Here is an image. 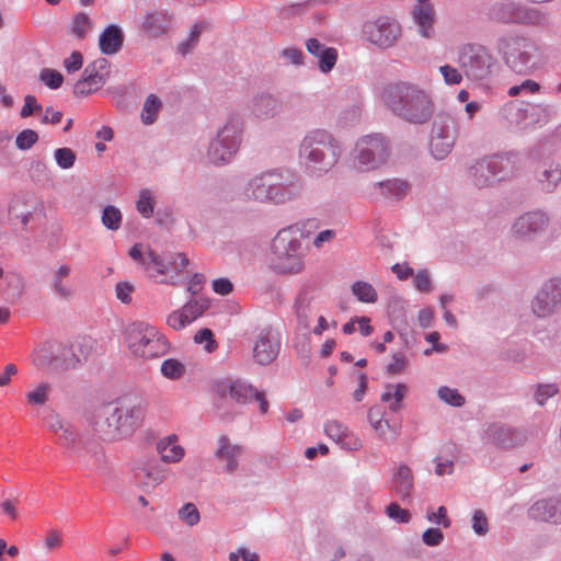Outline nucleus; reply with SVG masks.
Segmentation results:
<instances>
[{"instance_id": "14", "label": "nucleus", "mask_w": 561, "mask_h": 561, "mask_svg": "<svg viewBox=\"0 0 561 561\" xmlns=\"http://www.w3.org/2000/svg\"><path fill=\"white\" fill-rule=\"evenodd\" d=\"M550 218L542 210H530L515 219L511 231L513 237L524 243H533L545 234Z\"/></svg>"}, {"instance_id": "40", "label": "nucleus", "mask_w": 561, "mask_h": 561, "mask_svg": "<svg viewBox=\"0 0 561 561\" xmlns=\"http://www.w3.org/2000/svg\"><path fill=\"white\" fill-rule=\"evenodd\" d=\"M58 371L75 369L80 365V355L72 344L65 345L58 342Z\"/></svg>"}, {"instance_id": "32", "label": "nucleus", "mask_w": 561, "mask_h": 561, "mask_svg": "<svg viewBox=\"0 0 561 561\" xmlns=\"http://www.w3.org/2000/svg\"><path fill=\"white\" fill-rule=\"evenodd\" d=\"M379 194L390 201H401L408 193L409 183L401 179H388L373 184Z\"/></svg>"}, {"instance_id": "12", "label": "nucleus", "mask_w": 561, "mask_h": 561, "mask_svg": "<svg viewBox=\"0 0 561 561\" xmlns=\"http://www.w3.org/2000/svg\"><path fill=\"white\" fill-rule=\"evenodd\" d=\"M389 156L387 139L381 135H367L359 139L354 149L356 168L370 171L386 162Z\"/></svg>"}, {"instance_id": "2", "label": "nucleus", "mask_w": 561, "mask_h": 561, "mask_svg": "<svg viewBox=\"0 0 561 561\" xmlns=\"http://www.w3.org/2000/svg\"><path fill=\"white\" fill-rule=\"evenodd\" d=\"M304 192L301 176L289 170H273L255 175L245 184L244 195L259 203L284 205L299 199Z\"/></svg>"}, {"instance_id": "33", "label": "nucleus", "mask_w": 561, "mask_h": 561, "mask_svg": "<svg viewBox=\"0 0 561 561\" xmlns=\"http://www.w3.org/2000/svg\"><path fill=\"white\" fill-rule=\"evenodd\" d=\"M391 489L401 500L410 497L413 490V476L407 465H400L391 479Z\"/></svg>"}, {"instance_id": "25", "label": "nucleus", "mask_w": 561, "mask_h": 561, "mask_svg": "<svg viewBox=\"0 0 561 561\" xmlns=\"http://www.w3.org/2000/svg\"><path fill=\"white\" fill-rule=\"evenodd\" d=\"M10 219L20 220L22 227L27 230L42 220V207L37 203L24 205L19 198L11 202L9 206Z\"/></svg>"}, {"instance_id": "39", "label": "nucleus", "mask_w": 561, "mask_h": 561, "mask_svg": "<svg viewBox=\"0 0 561 561\" xmlns=\"http://www.w3.org/2000/svg\"><path fill=\"white\" fill-rule=\"evenodd\" d=\"M210 28V23L208 21H199L192 25L188 37L181 42L178 46V51L182 56H186L191 53L198 44L201 34Z\"/></svg>"}, {"instance_id": "28", "label": "nucleus", "mask_w": 561, "mask_h": 561, "mask_svg": "<svg viewBox=\"0 0 561 561\" xmlns=\"http://www.w3.org/2000/svg\"><path fill=\"white\" fill-rule=\"evenodd\" d=\"M536 180L541 191L552 193L561 183V165L551 161L536 172Z\"/></svg>"}, {"instance_id": "49", "label": "nucleus", "mask_w": 561, "mask_h": 561, "mask_svg": "<svg viewBox=\"0 0 561 561\" xmlns=\"http://www.w3.org/2000/svg\"><path fill=\"white\" fill-rule=\"evenodd\" d=\"M136 209L144 218H150L154 211V201L151 192L148 188L139 191L138 199L136 202Z\"/></svg>"}, {"instance_id": "48", "label": "nucleus", "mask_w": 561, "mask_h": 561, "mask_svg": "<svg viewBox=\"0 0 561 561\" xmlns=\"http://www.w3.org/2000/svg\"><path fill=\"white\" fill-rule=\"evenodd\" d=\"M122 213L116 206L107 205L103 208L101 220L108 230H118L122 225Z\"/></svg>"}, {"instance_id": "38", "label": "nucleus", "mask_w": 561, "mask_h": 561, "mask_svg": "<svg viewBox=\"0 0 561 561\" xmlns=\"http://www.w3.org/2000/svg\"><path fill=\"white\" fill-rule=\"evenodd\" d=\"M531 105L533 103L517 101L507 104L504 108V112L510 124H525L526 126L530 125L528 107Z\"/></svg>"}, {"instance_id": "27", "label": "nucleus", "mask_w": 561, "mask_h": 561, "mask_svg": "<svg viewBox=\"0 0 561 561\" xmlns=\"http://www.w3.org/2000/svg\"><path fill=\"white\" fill-rule=\"evenodd\" d=\"M125 34L117 24L107 25L99 36V48L103 55H115L124 45Z\"/></svg>"}, {"instance_id": "54", "label": "nucleus", "mask_w": 561, "mask_h": 561, "mask_svg": "<svg viewBox=\"0 0 561 561\" xmlns=\"http://www.w3.org/2000/svg\"><path fill=\"white\" fill-rule=\"evenodd\" d=\"M38 140V134L34 129H23L15 137V146L18 149L25 151L31 149Z\"/></svg>"}, {"instance_id": "57", "label": "nucleus", "mask_w": 561, "mask_h": 561, "mask_svg": "<svg viewBox=\"0 0 561 561\" xmlns=\"http://www.w3.org/2000/svg\"><path fill=\"white\" fill-rule=\"evenodd\" d=\"M180 518L187 526H195L201 519V514L193 503H186L179 510Z\"/></svg>"}, {"instance_id": "45", "label": "nucleus", "mask_w": 561, "mask_h": 561, "mask_svg": "<svg viewBox=\"0 0 561 561\" xmlns=\"http://www.w3.org/2000/svg\"><path fill=\"white\" fill-rule=\"evenodd\" d=\"M352 293L360 302L373 304L378 299V294L373 285L364 280L355 282L352 285Z\"/></svg>"}, {"instance_id": "61", "label": "nucleus", "mask_w": 561, "mask_h": 561, "mask_svg": "<svg viewBox=\"0 0 561 561\" xmlns=\"http://www.w3.org/2000/svg\"><path fill=\"white\" fill-rule=\"evenodd\" d=\"M439 72L447 84H459L463 78V73L460 68L457 69L450 65L440 66Z\"/></svg>"}, {"instance_id": "19", "label": "nucleus", "mask_w": 561, "mask_h": 561, "mask_svg": "<svg viewBox=\"0 0 561 561\" xmlns=\"http://www.w3.org/2000/svg\"><path fill=\"white\" fill-rule=\"evenodd\" d=\"M319 297L318 290L312 285H304L299 289L294 302V310L301 328L310 327V320L318 310Z\"/></svg>"}, {"instance_id": "52", "label": "nucleus", "mask_w": 561, "mask_h": 561, "mask_svg": "<svg viewBox=\"0 0 561 561\" xmlns=\"http://www.w3.org/2000/svg\"><path fill=\"white\" fill-rule=\"evenodd\" d=\"M541 90V85L531 79H525L522 83L512 85L507 93L510 96H517L522 94H536Z\"/></svg>"}, {"instance_id": "55", "label": "nucleus", "mask_w": 561, "mask_h": 561, "mask_svg": "<svg viewBox=\"0 0 561 561\" xmlns=\"http://www.w3.org/2000/svg\"><path fill=\"white\" fill-rule=\"evenodd\" d=\"M56 163L61 169H70L76 162V153L67 147L58 148L54 151Z\"/></svg>"}, {"instance_id": "47", "label": "nucleus", "mask_w": 561, "mask_h": 561, "mask_svg": "<svg viewBox=\"0 0 561 561\" xmlns=\"http://www.w3.org/2000/svg\"><path fill=\"white\" fill-rule=\"evenodd\" d=\"M161 107V101L158 96L154 94H150L147 96L142 113H141V121L146 125H151L156 122L159 110Z\"/></svg>"}, {"instance_id": "13", "label": "nucleus", "mask_w": 561, "mask_h": 561, "mask_svg": "<svg viewBox=\"0 0 561 561\" xmlns=\"http://www.w3.org/2000/svg\"><path fill=\"white\" fill-rule=\"evenodd\" d=\"M362 32L364 39L386 49L393 46L400 38L401 26L389 16H379L376 20L366 21L363 24Z\"/></svg>"}, {"instance_id": "35", "label": "nucleus", "mask_w": 561, "mask_h": 561, "mask_svg": "<svg viewBox=\"0 0 561 561\" xmlns=\"http://www.w3.org/2000/svg\"><path fill=\"white\" fill-rule=\"evenodd\" d=\"M425 0H421L424 2ZM413 20L419 27V33L430 38L434 34V13L433 8L428 3L417 5L413 11Z\"/></svg>"}, {"instance_id": "31", "label": "nucleus", "mask_w": 561, "mask_h": 561, "mask_svg": "<svg viewBox=\"0 0 561 561\" xmlns=\"http://www.w3.org/2000/svg\"><path fill=\"white\" fill-rule=\"evenodd\" d=\"M136 483L146 490L153 489L165 479V469L161 466L137 467L134 472Z\"/></svg>"}, {"instance_id": "9", "label": "nucleus", "mask_w": 561, "mask_h": 561, "mask_svg": "<svg viewBox=\"0 0 561 561\" xmlns=\"http://www.w3.org/2000/svg\"><path fill=\"white\" fill-rule=\"evenodd\" d=\"M488 16L492 22L503 25H522L545 28L550 25L546 11L528 7L520 1L499 0L488 9Z\"/></svg>"}, {"instance_id": "62", "label": "nucleus", "mask_w": 561, "mask_h": 561, "mask_svg": "<svg viewBox=\"0 0 561 561\" xmlns=\"http://www.w3.org/2000/svg\"><path fill=\"white\" fill-rule=\"evenodd\" d=\"M386 513L389 518L402 524L409 523L411 518L410 512L397 503H390L386 508Z\"/></svg>"}, {"instance_id": "23", "label": "nucleus", "mask_w": 561, "mask_h": 561, "mask_svg": "<svg viewBox=\"0 0 561 561\" xmlns=\"http://www.w3.org/2000/svg\"><path fill=\"white\" fill-rule=\"evenodd\" d=\"M147 256L152 263V268L157 271L158 274L164 275L171 271L173 272H182L190 263L186 254L179 252L174 253L171 251H165L161 254L156 253L151 249L147 250Z\"/></svg>"}, {"instance_id": "3", "label": "nucleus", "mask_w": 561, "mask_h": 561, "mask_svg": "<svg viewBox=\"0 0 561 561\" xmlns=\"http://www.w3.org/2000/svg\"><path fill=\"white\" fill-rule=\"evenodd\" d=\"M495 48L505 66L519 76H531L547 64L543 45L520 33H506L497 37Z\"/></svg>"}, {"instance_id": "5", "label": "nucleus", "mask_w": 561, "mask_h": 561, "mask_svg": "<svg viewBox=\"0 0 561 561\" xmlns=\"http://www.w3.org/2000/svg\"><path fill=\"white\" fill-rule=\"evenodd\" d=\"M305 224L296 222L276 233L271 242L270 266L278 274H299L305 268L309 247L304 242Z\"/></svg>"}, {"instance_id": "41", "label": "nucleus", "mask_w": 561, "mask_h": 561, "mask_svg": "<svg viewBox=\"0 0 561 561\" xmlns=\"http://www.w3.org/2000/svg\"><path fill=\"white\" fill-rule=\"evenodd\" d=\"M530 125H546L557 114V107L550 104H534L528 107Z\"/></svg>"}, {"instance_id": "17", "label": "nucleus", "mask_w": 561, "mask_h": 561, "mask_svg": "<svg viewBox=\"0 0 561 561\" xmlns=\"http://www.w3.org/2000/svg\"><path fill=\"white\" fill-rule=\"evenodd\" d=\"M561 306V278L546 280L531 301L533 312L539 318L552 314Z\"/></svg>"}, {"instance_id": "20", "label": "nucleus", "mask_w": 561, "mask_h": 561, "mask_svg": "<svg viewBox=\"0 0 561 561\" xmlns=\"http://www.w3.org/2000/svg\"><path fill=\"white\" fill-rule=\"evenodd\" d=\"M251 115L261 121L273 118L282 112V101L266 91L254 93L247 105Z\"/></svg>"}, {"instance_id": "36", "label": "nucleus", "mask_w": 561, "mask_h": 561, "mask_svg": "<svg viewBox=\"0 0 561 561\" xmlns=\"http://www.w3.org/2000/svg\"><path fill=\"white\" fill-rule=\"evenodd\" d=\"M171 25V16L167 12L157 11L147 14L144 22L146 32L153 37L165 34Z\"/></svg>"}, {"instance_id": "34", "label": "nucleus", "mask_w": 561, "mask_h": 561, "mask_svg": "<svg viewBox=\"0 0 561 561\" xmlns=\"http://www.w3.org/2000/svg\"><path fill=\"white\" fill-rule=\"evenodd\" d=\"M176 442L178 436L175 434H171L157 443V451L161 456V460L163 462H179L184 457V448L176 445Z\"/></svg>"}, {"instance_id": "4", "label": "nucleus", "mask_w": 561, "mask_h": 561, "mask_svg": "<svg viewBox=\"0 0 561 561\" xmlns=\"http://www.w3.org/2000/svg\"><path fill=\"white\" fill-rule=\"evenodd\" d=\"M145 409L140 404L117 400L103 404L96 412L93 428L102 440L129 437L140 426Z\"/></svg>"}, {"instance_id": "16", "label": "nucleus", "mask_w": 561, "mask_h": 561, "mask_svg": "<svg viewBox=\"0 0 561 561\" xmlns=\"http://www.w3.org/2000/svg\"><path fill=\"white\" fill-rule=\"evenodd\" d=\"M280 351L279 333L272 327L259 329L252 339V358L260 366L272 364Z\"/></svg>"}, {"instance_id": "1", "label": "nucleus", "mask_w": 561, "mask_h": 561, "mask_svg": "<svg viewBox=\"0 0 561 561\" xmlns=\"http://www.w3.org/2000/svg\"><path fill=\"white\" fill-rule=\"evenodd\" d=\"M381 100L394 116L412 125L428 123L435 112V104L430 94L416 84L408 82L386 85Z\"/></svg>"}, {"instance_id": "64", "label": "nucleus", "mask_w": 561, "mask_h": 561, "mask_svg": "<svg viewBox=\"0 0 561 561\" xmlns=\"http://www.w3.org/2000/svg\"><path fill=\"white\" fill-rule=\"evenodd\" d=\"M413 277V285L419 291L430 293L432 290V278L427 270H420Z\"/></svg>"}, {"instance_id": "43", "label": "nucleus", "mask_w": 561, "mask_h": 561, "mask_svg": "<svg viewBox=\"0 0 561 561\" xmlns=\"http://www.w3.org/2000/svg\"><path fill=\"white\" fill-rule=\"evenodd\" d=\"M93 23L89 15L84 12H78L73 15L70 24L71 34L78 38L83 39L92 30Z\"/></svg>"}, {"instance_id": "11", "label": "nucleus", "mask_w": 561, "mask_h": 561, "mask_svg": "<svg viewBox=\"0 0 561 561\" xmlns=\"http://www.w3.org/2000/svg\"><path fill=\"white\" fill-rule=\"evenodd\" d=\"M241 123L237 118L229 119L217 131L208 145L207 158L215 165L229 163L240 146Z\"/></svg>"}, {"instance_id": "42", "label": "nucleus", "mask_w": 561, "mask_h": 561, "mask_svg": "<svg viewBox=\"0 0 561 561\" xmlns=\"http://www.w3.org/2000/svg\"><path fill=\"white\" fill-rule=\"evenodd\" d=\"M170 348V344L156 329V336H151L147 347L141 355L142 358H154L163 356Z\"/></svg>"}, {"instance_id": "7", "label": "nucleus", "mask_w": 561, "mask_h": 561, "mask_svg": "<svg viewBox=\"0 0 561 561\" xmlns=\"http://www.w3.org/2000/svg\"><path fill=\"white\" fill-rule=\"evenodd\" d=\"M213 389L217 396L215 408L220 419H232L236 415L234 410L228 407V399L238 404H248L255 400L262 414L268 411L270 403L265 392L257 390L245 380L219 379L214 382Z\"/></svg>"}, {"instance_id": "18", "label": "nucleus", "mask_w": 561, "mask_h": 561, "mask_svg": "<svg viewBox=\"0 0 561 561\" xmlns=\"http://www.w3.org/2000/svg\"><path fill=\"white\" fill-rule=\"evenodd\" d=\"M481 439L485 444L494 445L500 449H513L525 440L522 431L511 425L493 422L488 424L481 434Z\"/></svg>"}, {"instance_id": "6", "label": "nucleus", "mask_w": 561, "mask_h": 561, "mask_svg": "<svg viewBox=\"0 0 561 561\" xmlns=\"http://www.w3.org/2000/svg\"><path fill=\"white\" fill-rule=\"evenodd\" d=\"M299 158L309 175L322 176L332 170L339 161V142L325 129L309 130L300 142Z\"/></svg>"}, {"instance_id": "21", "label": "nucleus", "mask_w": 561, "mask_h": 561, "mask_svg": "<svg viewBox=\"0 0 561 561\" xmlns=\"http://www.w3.org/2000/svg\"><path fill=\"white\" fill-rule=\"evenodd\" d=\"M151 336H156V328L146 322H133L125 331L127 347L137 357H141Z\"/></svg>"}, {"instance_id": "30", "label": "nucleus", "mask_w": 561, "mask_h": 561, "mask_svg": "<svg viewBox=\"0 0 561 561\" xmlns=\"http://www.w3.org/2000/svg\"><path fill=\"white\" fill-rule=\"evenodd\" d=\"M240 453L241 447L239 445L230 444V440L226 435L219 437L218 448L215 451V457L219 460L226 461V472L232 473L238 469V456L240 455Z\"/></svg>"}, {"instance_id": "59", "label": "nucleus", "mask_w": 561, "mask_h": 561, "mask_svg": "<svg viewBox=\"0 0 561 561\" xmlns=\"http://www.w3.org/2000/svg\"><path fill=\"white\" fill-rule=\"evenodd\" d=\"M558 393V387L554 383L538 385L534 399L539 405H543L549 398Z\"/></svg>"}, {"instance_id": "24", "label": "nucleus", "mask_w": 561, "mask_h": 561, "mask_svg": "<svg viewBox=\"0 0 561 561\" xmlns=\"http://www.w3.org/2000/svg\"><path fill=\"white\" fill-rule=\"evenodd\" d=\"M49 287L60 299L69 300L73 297L75 289L71 283V267L59 264L50 271Z\"/></svg>"}, {"instance_id": "37", "label": "nucleus", "mask_w": 561, "mask_h": 561, "mask_svg": "<svg viewBox=\"0 0 561 561\" xmlns=\"http://www.w3.org/2000/svg\"><path fill=\"white\" fill-rule=\"evenodd\" d=\"M368 422L380 437H385L387 432L398 434L397 424H391L385 419V411L381 405H374L368 410Z\"/></svg>"}, {"instance_id": "8", "label": "nucleus", "mask_w": 561, "mask_h": 561, "mask_svg": "<svg viewBox=\"0 0 561 561\" xmlns=\"http://www.w3.org/2000/svg\"><path fill=\"white\" fill-rule=\"evenodd\" d=\"M517 170L514 153H493L474 159L467 168V179L477 188L492 187L508 180Z\"/></svg>"}, {"instance_id": "22", "label": "nucleus", "mask_w": 561, "mask_h": 561, "mask_svg": "<svg viewBox=\"0 0 561 561\" xmlns=\"http://www.w3.org/2000/svg\"><path fill=\"white\" fill-rule=\"evenodd\" d=\"M528 517L534 520L561 524V499L558 496L545 497L536 501L528 508Z\"/></svg>"}, {"instance_id": "50", "label": "nucleus", "mask_w": 561, "mask_h": 561, "mask_svg": "<svg viewBox=\"0 0 561 561\" xmlns=\"http://www.w3.org/2000/svg\"><path fill=\"white\" fill-rule=\"evenodd\" d=\"M362 110L357 105H351L342 110L337 116V124L341 127H351L360 121Z\"/></svg>"}, {"instance_id": "60", "label": "nucleus", "mask_w": 561, "mask_h": 561, "mask_svg": "<svg viewBox=\"0 0 561 561\" xmlns=\"http://www.w3.org/2000/svg\"><path fill=\"white\" fill-rule=\"evenodd\" d=\"M194 342L197 344L206 343L205 348L209 353H211L217 347V343L214 339V333L208 328H203L198 330L194 335Z\"/></svg>"}, {"instance_id": "63", "label": "nucleus", "mask_w": 561, "mask_h": 561, "mask_svg": "<svg viewBox=\"0 0 561 561\" xmlns=\"http://www.w3.org/2000/svg\"><path fill=\"white\" fill-rule=\"evenodd\" d=\"M472 529L478 536H484L489 531V522L483 511L477 510L472 514Z\"/></svg>"}, {"instance_id": "56", "label": "nucleus", "mask_w": 561, "mask_h": 561, "mask_svg": "<svg viewBox=\"0 0 561 561\" xmlns=\"http://www.w3.org/2000/svg\"><path fill=\"white\" fill-rule=\"evenodd\" d=\"M81 78L83 82H88V85L93 87L92 89L99 90L106 83V78L99 73L90 64L84 68Z\"/></svg>"}, {"instance_id": "26", "label": "nucleus", "mask_w": 561, "mask_h": 561, "mask_svg": "<svg viewBox=\"0 0 561 561\" xmlns=\"http://www.w3.org/2000/svg\"><path fill=\"white\" fill-rule=\"evenodd\" d=\"M306 48L309 54L318 58L321 72L328 73L334 68L337 60V50L335 48L327 47L314 37L307 39Z\"/></svg>"}, {"instance_id": "29", "label": "nucleus", "mask_w": 561, "mask_h": 561, "mask_svg": "<svg viewBox=\"0 0 561 561\" xmlns=\"http://www.w3.org/2000/svg\"><path fill=\"white\" fill-rule=\"evenodd\" d=\"M58 342L46 341L34 352L33 363L38 368H49L58 371Z\"/></svg>"}, {"instance_id": "51", "label": "nucleus", "mask_w": 561, "mask_h": 561, "mask_svg": "<svg viewBox=\"0 0 561 561\" xmlns=\"http://www.w3.org/2000/svg\"><path fill=\"white\" fill-rule=\"evenodd\" d=\"M437 394L442 401L451 407L460 408L465 404V398L457 389L442 386L439 387Z\"/></svg>"}, {"instance_id": "46", "label": "nucleus", "mask_w": 561, "mask_h": 561, "mask_svg": "<svg viewBox=\"0 0 561 561\" xmlns=\"http://www.w3.org/2000/svg\"><path fill=\"white\" fill-rule=\"evenodd\" d=\"M209 299L208 298H191L183 307L182 311L186 313V317L190 319L192 323L195 319L201 317L208 308H209Z\"/></svg>"}, {"instance_id": "10", "label": "nucleus", "mask_w": 561, "mask_h": 561, "mask_svg": "<svg viewBox=\"0 0 561 561\" xmlns=\"http://www.w3.org/2000/svg\"><path fill=\"white\" fill-rule=\"evenodd\" d=\"M496 64L493 53L481 44L469 43L458 50V66L469 81H488L493 76Z\"/></svg>"}, {"instance_id": "15", "label": "nucleus", "mask_w": 561, "mask_h": 561, "mask_svg": "<svg viewBox=\"0 0 561 561\" xmlns=\"http://www.w3.org/2000/svg\"><path fill=\"white\" fill-rule=\"evenodd\" d=\"M457 134L454 121L447 115H437L431 130L430 149L436 160L445 159L453 150Z\"/></svg>"}, {"instance_id": "53", "label": "nucleus", "mask_w": 561, "mask_h": 561, "mask_svg": "<svg viewBox=\"0 0 561 561\" xmlns=\"http://www.w3.org/2000/svg\"><path fill=\"white\" fill-rule=\"evenodd\" d=\"M39 81L49 89L57 90L64 83V76L55 69L44 68L39 73Z\"/></svg>"}, {"instance_id": "44", "label": "nucleus", "mask_w": 561, "mask_h": 561, "mask_svg": "<svg viewBox=\"0 0 561 561\" xmlns=\"http://www.w3.org/2000/svg\"><path fill=\"white\" fill-rule=\"evenodd\" d=\"M161 375L170 380L181 379L185 373V365L176 358H167L161 363Z\"/></svg>"}, {"instance_id": "58", "label": "nucleus", "mask_w": 561, "mask_h": 561, "mask_svg": "<svg viewBox=\"0 0 561 561\" xmlns=\"http://www.w3.org/2000/svg\"><path fill=\"white\" fill-rule=\"evenodd\" d=\"M78 443L82 444V438L78 437L72 425L67 424L59 435V444L68 449H73Z\"/></svg>"}]
</instances>
